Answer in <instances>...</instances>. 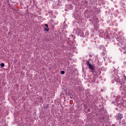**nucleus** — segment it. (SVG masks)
Listing matches in <instances>:
<instances>
[{"instance_id":"nucleus-12","label":"nucleus","mask_w":126,"mask_h":126,"mask_svg":"<svg viewBox=\"0 0 126 126\" xmlns=\"http://www.w3.org/2000/svg\"><path fill=\"white\" fill-rule=\"evenodd\" d=\"M115 67H113V68L112 69V71H111V73H112L113 74H115L116 73V72L115 71Z\"/></svg>"},{"instance_id":"nucleus-2","label":"nucleus","mask_w":126,"mask_h":126,"mask_svg":"<svg viewBox=\"0 0 126 126\" xmlns=\"http://www.w3.org/2000/svg\"><path fill=\"white\" fill-rule=\"evenodd\" d=\"M116 35V33L115 32H110V34H107L106 36V39H111V38H114V36Z\"/></svg>"},{"instance_id":"nucleus-6","label":"nucleus","mask_w":126,"mask_h":126,"mask_svg":"<svg viewBox=\"0 0 126 126\" xmlns=\"http://www.w3.org/2000/svg\"><path fill=\"white\" fill-rule=\"evenodd\" d=\"M94 74L95 76H99L100 74H101V71L100 70H98L97 71H95L94 73H93Z\"/></svg>"},{"instance_id":"nucleus-13","label":"nucleus","mask_w":126,"mask_h":126,"mask_svg":"<svg viewBox=\"0 0 126 126\" xmlns=\"http://www.w3.org/2000/svg\"><path fill=\"white\" fill-rule=\"evenodd\" d=\"M0 66H1V67H4V63H1L0 64Z\"/></svg>"},{"instance_id":"nucleus-18","label":"nucleus","mask_w":126,"mask_h":126,"mask_svg":"<svg viewBox=\"0 0 126 126\" xmlns=\"http://www.w3.org/2000/svg\"><path fill=\"white\" fill-rule=\"evenodd\" d=\"M124 80H126V77L125 75H124Z\"/></svg>"},{"instance_id":"nucleus-16","label":"nucleus","mask_w":126,"mask_h":126,"mask_svg":"<svg viewBox=\"0 0 126 126\" xmlns=\"http://www.w3.org/2000/svg\"><path fill=\"white\" fill-rule=\"evenodd\" d=\"M124 87H123V86L120 87V90L121 91H123V89L122 88H123Z\"/></svg>"},{"instance_id":"nucleus-19","label":"nucleus","mask_w":126,"mask_h":126,"mask_svg":"<svg viewBox=\"0 0 126 126\" xmlns=\"http://www.w3.org/2000/svg\"><path fill=\"white\" fill-rule=\"evenodd\" d=\"M112 126H116V125L113 124V125H112Z\"/></svg>"},{"instance_id":"nucleus-8","label":"nucleus","mask_w":126,"mask_h":126,"mask_svg":"<svg viewBox=\"0 0 126 126\" xmlns=\"http://www.w3.org/2000/svg\"><path fill=\"white\" fill-rule=\"evenodd\" d=\"M44 31H49V25L48 24L45 25Z\"/></svg>"},{"instance_id":"nucleus-17","label":"nucleus","mask_w":126,"mask_h":126,"mask_svg":"<svg viewBox=\"0 0 126 126\" xmlns=\"http://www.w3.org/2000/svg\"><path fill=\"white\" fill-rule=\"evenodd\" d=\"M101 55H102V56H105V52H103L101 53Z\"/></svg>"},{"instance_id":"nucleus-10","label":"nucleus","mask_w":126,"mask_h":126,"mask_svg":"<svg viewBox=\"0 0 126 126\" xmlns=\"http://www.w3.org/2000/svg\"><path fill=\"white\" fill-rule=\"evenodd\" d=\"M100 71L102 70V71H106V69L104 66H102L101 68L99 69Z\"/></svg>"},{"instance_id":"nucleus-14","label":"nucleus","mask_w":126,"mask_h":126,"mask_svg":"<svg viewBox=\"0 0 126 126\" xmlns=\"http://www.w3.org/2000/svg\"><path fill=\"white\" fill-rule=\"evenodd\" d=\"M61 73H62V74H64V73H65V72L64 71H61Z\"/></svg>"},{"instance_id":"nucleus-11","label":"nucleus","mask_w":126,"mask_h":126,"mask_svg":"<svg viewBox=\"0 0 126 126\" xmlns=\"http://www.w3.org/2000/svg\"><path fill=\"white\" fill-rule=\"evenodd\" d=\"M119 82L121 85H124V83H125V80H122V81H119Z\"/></svg>"},{"instance_id":"nucleus-23","label":"nucleus","mask_w":126,"mask_h":126,"mask_svg":"<svg viewBox=\"0 0 126 126\" xmlns=\"http://www.w3.org/2000/svg\"><path fill=\"white\" fill-rule=\"evenodd\" d=\"M8 34H9V32H8Z\"/></svg>"},{"instance_id":"nucleus-7","label":"nucleus","mask_w":126,"mask_h":126,"mask_svg":"<svg viewBox=\"0 0 126 126\" xmlns=\"http://www.w3.org/2000/svg\"><path fill=\"white\" fill-rule=\"evenodd\" d=\"M98 49L99 50H101L102 51H106V48L103 45H99L98 47Z\"/></svg>"},{"instance_id":"nucleus-9","label":"nucleus","mask_w":126,"mask_h":126,"mask_svg":"<svg viewBox=\"0 0 126 126\" xmlns=\"http://www.w3.org/2000/svg\"><path fill=\"white\" fill-rule=\"evenodd\" d=\"M122 49L121 52L123 53V54H126V47H122Z\"/></svg>"},{"instance_id":"nucleus-3","label":"nucleus","mask_w":126,"mask_h":126,"mask_svg":"<svg viewBox=\"0 0 126 126\" xmlns=\"http://www.w3.org/2000/svg\"><path fill=\"white\" fill-rule=\"evenodd\" d=\"M112 79L115 80L117 83H119V81H120V78H119V76L116 74L112 77Z\"/></svg>"},{"instance_id":"nucleus-5","label":"nucleus","mask_w":126,"mask_h":126,"mask_svg":"<svg viewBox=\"0 0 126 126\" xmlns=\"http://www.w3.org/2000/svg\"><path fill=\"white\" fill-rule=\"evenodd\" d=\"M89 32H82L81 33V35H80V37H83V38H84V37H87L88 36Z\"/></svg>"},{"instance_id":"nucleus-21","label":"nucleus","mask_w":126,"mask_h":126,"mask_svg":"<svg viewBox=\"0 0 126 126\" xmlns=\"http://www.w3.org/2000/svg\"><path fill=\"white\" fill-rule=\"evenodd\" d=\"M71 99H72V97L71 96H70Z\"/></svg>"},{"instance_id":"nucleus-15","label":"nucleus","mask_w":126,"mask_h":126,"mask_svg":"<svg viewBox=\"0 0 126 126\" xmlns=\"http://www.w3.org/2000/svg\"><path fill=\"white\" fill-rule=\"evenodd\" d=\"M100 113H102V114H103V113H104V109H101L100 110Z\"/></svg>"},{"instance_id":"nucleus-20","label":"nucleus","mask_w":126,"mask_h":126,"mask_svg":"<svg viewBox=\"0 0 126 126\" xmlns=\"http://www.w3.org/2000/svg\"><path fill=\"white\" fill-rule=\"evenodd\" d=\"M47 41H50V39H47Z\"/></svg>"},{"instance_id":"nucleus-4","label":"nucleus","mask_w":126,"mask_h":126,"mask_svg":"<svg viewBox=\"0 0 126 126\" xmlns=\"http://www.w3.org/2000/svg\"><path fill=\"white\" fill-rule=\"evenodd\" d=\"M123 118V114L121 113H118L117 115L116 116V120H118V121H121L122 118Z\"/></svg>"},{"instance_id":"nucleus-1","label":"nucleus","mask_w":126,"mask_h":126,"mask_svg":"<svg viewBox=\"0 0 126 126\" xmlns=\"http://www.w3.org/2000/svg\"><path fill=\"white\" fill-rule=\"evenodd\" d=\"M87 65H89V68H90V69L91 70L92 72L93 73H94V72H95V69L94 68L93 65H92V64L90 63V62H89V61H87Z\"/></svg>"},{"instance_id":"nucleus-22","label":"nucleus","mask_w":126,"mask_h":126,"mask_svg":"<svg viewBox=\"0 0 126 126\" xmlns=\"http://www.w3.org/2000/svg\"><path fill=\"white\" fill-rule=\"evenodd\" d=\"M121 38H122L124 39V37H121Z\"/></svg>"}]
</instances>
